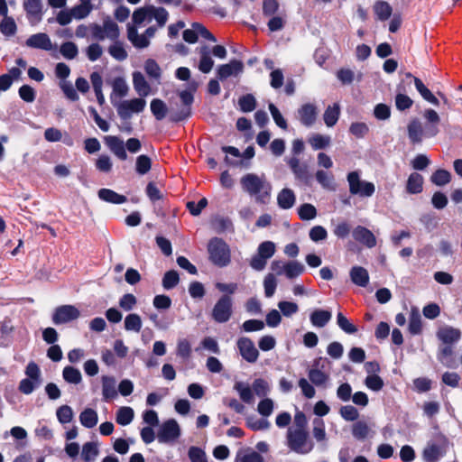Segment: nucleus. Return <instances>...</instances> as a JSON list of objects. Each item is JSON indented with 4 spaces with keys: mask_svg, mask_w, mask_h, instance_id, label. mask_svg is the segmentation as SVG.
<instances>
[{
    "mask_svg": "<svg viewBox=\"0 0 462 462\" xmlns=\"http://www.w3.org/2000/svg\"><path fill=\"white\" fill-rule=\"evenodd\" d=\"M242 189L254 198L257 202L264 203L270 197L271 185L263 176L254 173H247L241 177Z\"/></svg>",
    "mask_w": 462,
    "mask_h": 462,
    "instance_id": "f257e3e1",
    "label": "nucleus"
},
{
    "mask_svg": "<svg viewBox=\"0 0 462 462\" xmlns=\"http://www.w3.org/2000/svg\"><path fill=\"white\" fill-rule=\"evenodd\" d=\"M169 18L168 11L163 7L146 5L140 7L133 13L131 26L139 27L150 23L155 20L160 27H163Z\"/></svg>",
    "mask_w": 462,
    "mask_h": 462,
    "instance_id": "f03ea898",
    "label": "nucleus"
},
{
    "mask_svg": "<svg viewBox=\"0 0 462 462\" xmlns=\"http://www.w3.org/2000/svg\"><path fill=\"white\" fill-rule=\"evenodd\" d=\"M234 389L239 394L240 399L246 403H253L254 395L258 397H265L271 391V386L268 381L263 378H256L252 386H249L244 382H236Z\"/></svg>",
    "mask_w": 462,
    "mask_h": 462,
    "instance_id": "7ed1b4c3",
    "label": "nucleus"
},
{
    "mask_svg": "<svg viewBox=\"0 0 462 462\" xmlns=\"http://www.w3.org/2000/svg\"><path fill=\"white\" fill-rule=\"evenodd\" d=\"M208 251L210 260L218 266H226L230 263L229 246L220 238H213L209 241Z\"/></svg>",
    "mask_w": 462,
    "mask_h": 462,
    "instance_id": "20e7f679",
    "label": "nucleus"
},
{
    "mask_svg": "<svg viewBox=\"0 0 462 462\" xmlns=\"http://www.w3.org/2000/svg\"><path fill=\"white\" fill-rule=\"evenodd\" d=\"M288 444L291 449L299 454H308L313 448V444L308 439L307 432L302 428L288 431Z\"/></svg>",
    "mask_w": 462,
    "mask_h": 462,
    "instance_id": "39448f33",
    "label": "nucleus"
},
{
    "mask_svg": "<svg viewBox=\"0 0 462 462\" xmlns=\"http://www.w3.org/2000/svg\"><path fill=\"white\" fill-rule=\"evenodd\" d=\"M115 107L122 119H129L134 114H140L145 109L146 100L142 97L125 99L116 104Z\"/></svg>",
    "mask_w": 462,
    "mask_h": 462,
    "instance_id": "423d86ee",
    "label": "nucleus"
},
{
    "mask_svg": "<svg viewBox=\"0 0 462 462\" xmlns=\"http://www.w3.org/2000/svg\"><path fill=\"white\" fill-rule=\"evenodd\" d=\"M26 378L19 384V390L24 394L32 393L41 383V370L35 363H29L25 369Z\"/></svg>",
    "mask_w": 462,
    "mask_h": 462,
    "instance_id": "0eeeda50",
    "label": "nucleus"
},
{
    "mask_svg": "<svg viewBox=\"0 0 462 462\" xmlns=\"http://www.w3.org/2000/svg\"><path fill=\"white\" fill-rule=\"evenodd\" d=\"M349 191L353 195L371 197L375 190L374 183L361 180L356 171H352L347 175Z\"/></svg>",
    "mask_w": 462,
    "mask_h": 462,
    "instance_id": "6e6552de",
    "label": "nucleus"
},
{
    "mask_svg": "<svg viewBox=\"0 0 462 462\" xmlns=\"http://www.w3.org/2000/svg\"><path fill=\"white\" fill-rule=\"evenodd\" d=\"M271 269L276 275H285L289 279H293L300 275L304 271V266L299 262H283L275 260L271 264Z\"/></svg>",
    "mask_w": 462,
    "mask_h": 462,
    "instance_id": "1a4fd4ad",
    "label": "nucleus"
},
{
    "mask_svg": "<svg viewBox=\"0 0 462 462\" xmlns=\"http://www.w3.org/2000/svg\"><path fill=\"white\" fill-rule=\"evenodd\" d=\"M319 109L313 103L302 104L296 112V118L306 127L312 126L318 118Z\"/></svg>",
    "mask_w": 462,
    "mask_h": 462,
    "instance_id": "9d476101",
    "label": "nucleus"
},
{
    "mask_svg": "<svg viewBox=\"0 0 462 462\" xmlns=\"http://www.w3.org/2000/svg\"><path fill=\"white\" fill-rule=\"evenodd\" d=\"M180 435V429L175 420L164 421L158 431L157 438L162 443L171 442L177 439Z\"/></svg>",
    "mask_w": 462,
    "mask_h": 462,
    "instance_id": "9b49d317",
    "label": "nucleus"
},
{
    "mask_svg": "<svg viewBox=\"0 0 462 462\" xmlns=\"http://www.w3.org/2000/svg\"><path fill=\"white\" fill-rule=\"evenodd\" d=\"M232 314V300L228 296L220 298L212 310L213 319L219 323L226 322Z\"/></svg>",
    "mask_w": 462,
    "mask_h": 462,
    "instance_id": "f8f14e48",
    "label": "nucleus"
},
{
    "mask_svg": "<svg viewBox=\"0 0 462 462\" xmlns=\"http://www.w3.org/2000/svg\"><path fill=\"white\" fill-rule=\"evenodd\" d=\"M108 84L112 88L110 94L111 104L115 106L118 104L121 99L128 95L129 86L123 77H116L108 81Z\"/></svg>",
    "mask_w": 462,
    "mask_h": 462,
    "instance_id": "ddd939ff",
    "label": "nucleus"
},
{
    "mask_svg": "<svg viewBox=\"0 0 462 462\" xmlns=\"http://www.w3.org/2000/svg\"><path fill=\"white\" fill-rule=\"evenodd\" d=\"M80 311L73 305H63L57 308L53 313L52 320L56 325L67 323L77 319Z\"/></svg>",
    "mask_w": 462,
    "mask_h": 462,
    "instance_id": "4468645a",
    "label": "nucleus"
},
{
    "mask_svg": "<svg viewBox=\"0 0 462 462\" xmlns=\"http://www.w3.org/2000/svg\"><path fill=\"white\" fill-rule=\"evenodd\" d=\"M199 36L208 39L213 42H217V39L214 37V35L200 23H193L191 28L183 32V39L189 43H195Z\"/></svg>",
    "mask_w": 462,
    "mask_h": 462,
    "instance_id": "2eb2a0df",
    "label": "nucleus"
},
{
    "mask_svg": "<svg viewBox=\"0 0 462 462\" xmlns=\"http://www.w3.org/2000/svg\"><path fill=\"white\" fill-rule=\"evenodd\" d=\"M244 71V63L237 60H233L228 63L217 67V74L219 79L224 80L229 77H238Z\"/></svg>",
    "mask_w": 462,
    "mask_h": 462,
    "instance_id": "dca6fc26",
    "label": "nucleus"
},
{
    "mask_svg": "<svg viewBox=\"0 0 462 462\" xmlns=\"http://www.w3.org/2000/svg\"><path fill=\"white\" fill-rule=\"evenodd\" d=\"M237 347L244 359L249 363L256 362L259 352L251 339L247 337L240 338L237 341Z\"/></svg>",
    "mask_w": 462,
    "mask_h": 462,
    "instance_id": "f3484780",
    "label": "nucleus"
},
{
    "mask_svg": "<svg viewBox=\"0 0 462 462\" xmlns=\"http://www.w3.org/2000/svg\"><path fill=\"white\" fill-rule=\"evenodd\" d=\"M27 47L41 49L44 51H51L55 49L51 38L43 32L31 35L25 42Z\"/></svg>",
    "mask_w": 462,
    "mask_h": 462,
    "instance_id": "a211bd4d",
    "label": "nucleus"
},
{
    "mask_svg": "<svg viewBox=\"0 0 462 462\" xmlns=\"http://www.w3.org/2000/svg\"><path fill=\"white\" fill-rule=\"evenodd\" d=\"M105 143L117 158L120 160L127 159V153L123 140L117 136L107 135L105 137Z\"/></svg>",
    "mask_w": 462,
    "mask_h": 462,
    "instance_id": "6ab92c4d",
    "label": "nucleus"
},
{
    "mask_svg": "<svg viewBox=\"0 0 462 462\" xmlns=\"http://www.w3.org/2000/svg\"><path fill=\"white\" fill-rule=\"evenodd\" d=\"M446 454V450L434 443H429L422 452V457L426 462H438Z\"/></svg>",
    "mask_w": 462,
    "mask_h": 462,
    "instance_id": "aec40b11",
    "label": "nucleus"
},
{
    "mask_svg": "<svg viewBox=\"0 0 462 462\" xmlns=\"http://www.w3.org/2000/svg\"><path fill=\"white\" fill-rule=\"evenodd\" d=\"M354 238L366 245L367 247H374L376 245V239L374 234L364 226H357L353 231Z\"/></svg>",
    "mask_w": 462,
    "mask_h": 462,
    "instance_id": "412c9836",
    "label": "nucleus"
},
{
    "mask_svg": "<svg viewBox=\"0 0 462 462\" xmlns=\"http://www.w3.org/2000/svg\"><path fill=\"white\" fill-rule=\"evenodd\" d=\"M296 203V195L294 191L289 188H283L277 194V204L282 209H290Z\"/></svg>",
    "mask_w": 462,
    "mask_h": 462,
    "instance_id": "4be33fe9",
    "label": "nucleus"
},
{
    "mask_svg": "<svg viewBox=\"0 0 462 462\" xmlns=\"http://www.w3.org/2000/svg\"><path fill=\"white\" fill-rule=\"evenodd\" d=\"M407 131L408 137L411 143H420L422 142L424 130L419 119H412L407 126Z\"/></svg>",
    "mask_w": 462,
    "mask_h": 462,
    "instance_id": "5701e85b",
    "label": "nucleus"
},
{
    "mask_svg": "<svg viewBox=\"0 0 462 462\" xmlns=\"http://www.w3.org/2000/svg\"><path fill=\"white\" fill-rule=\"evenodd\" d=\"M133 86L135 92L142 97L149 96L151 92L150 85L147 83L144 76L139 71L133 73Z\"/></svg>",
    "mask_w": 462,
    "mask_h": 462,
    "instance_id": "b1692460",
    "label": "nucleus"
},
{
    "mask_svg": "<svg viewBox=\"0 0 462 462\" xmlns=\"http://www.w3.org/2000/svg\"><path fill=\"white\" fill-rule=\"evenodd\" d=\"M127 38L135 48L143 49L150 44L144 33H138L137 27L131 26V24L127 26Z\"/></svg>",
    "mask_w": 462,
    "mask_h": 462,
    "instance_id": "393cba45",
    "label": "nucleus"
},
{
    "mask_svg": "<svg viewBox=\"0 0 462 462\" xmlns=\"http://www.w3.org/2000/svg\"><path fill=\"white\" fill-rule=\"evenodd\" d=\"M437 336L444 344H452L460 338L461 332L457 328L446 326L439 328Z\"/></svg>",
    "mask_w": 462,
    "mask_h": 462,
    "instance_id": "a878e982",
    "label": "nucleus"
},
{
    "mask_svg": "<svg viewBox=\"0 0 462 462\" xmlns=\"http://www.w3.org/2000/svg\"><path fill=\"white\" fill-rule=\"evenodd\" d=\"M200 60L199 62V69L202 73H208L214 66V60L210 55V50L208 46H201L199 48Z\"/></svg>",
    "mask_w": 462,
    "mask_h": 462,
    "instance_id": "bb28decb",
    "label": "nucleus"
},
{
    "mask_svg": "<svg viewBox=\"0 0 462 462\" xmlns=\"http://www.w3.org/2000/svg\"><path fill=\"white\" fill-rule=\"evenodd\" d=\"M406 77L413 79L416 89L426 101L435 106L439 105L438 98L432 94V92L423 84V82L420 79L412 77L411 74L410 73L406 74Z\"/></svg>",
    "mask_w": 462,
    "mask_h": 462,
    "instance_id": "cd10ccee",
    "label": "nucleus"
},
{
    "mask_svg": "<svg viewBox=\"0 0 462 462\" xmlns=\"http://www.w3.org/2000/svg\"><path fill=\"white\" fill-rule=\"evenodd\" d=\"M423 177L418 172H412L409 175L406 182V191L409 194H419L423 189Z\"/></svg>",
    "mask_w": 462,
    "mask_h": 462,
    "instance_id": "c85d7f7f",
    "label": "nucleus"
},
{
    "mask_svg": "<svg viewBox=\"0 0 462 462\" xmlns=\"http://www.w3.org/2000/svg\"><path fill=\"white\" fill-rule=\"evenodd\" d=\"M102 394L105 400L116 398L117 396L116 392V381L112 376L104 375L102 376Z\"/></svg>",
    "mask_w": 462,
    "mask_h": 462,
    "instance_id": "c756f323",
    "label": "nucleus"
},
{
    "mask_svg": "<svg viewBox=\"0 0 462 462\" xmlns=\"http://www.w3.org/2000/svg\"><path fill=\"white\" fill-rule=\"evenodd\" d=\"M143 327V320L139 314L130 313L125 316L124 328L127 332L139 333Z\"/></svg>",
    "mask_w": 462,
    "mask_h": 462,
    "instance_id": "7c9ffc66",
    "label": "nucleus"
},
{
    "mask_svg": "<svg viewBox=\"0 0 462 462\" xmlns=\"http://www.w3.org/2000/svg\"><path fill=\"white\" fill-rule=\"evenodd\" d=\"M351 281L361 287H365L369 282L368 272L361 266H354L350 270Z\"/></svg>",
    "mask_w": 462,
    "mask_h": 462,
    "instance_id": "2f4dec72",
    "label": "nucleus"
},
{
    "mask_svg": "<svg viewBox=\"0 0 462 462\" xmlns=\"http://www.w3.org/2000/svg\"><path fill=\"white\" fill-rule=\"evenodd\" d=\"M79 421L85 428H94L98 422L97 412L91 408H87L80 412Z\"/></svg>",
    "mask_w": 462,
    "mask_h": 462,
    "instance_id": "473e14b6",
    "label": "nucleus"
},
{
    "mask_svg": "<svg viewBox=\"0 0 462 462\" xmlns=\"http://www.w3.org/2000/svg\"><path fill=\"white\" fill-rule=\"evenodd\" d=\"M98 198L106 202L113 204H123L126 201L125 196L118 194L109 189H101L98 191Z\"/></svg>",
    "mask_w": 462,
    "mask_h": 462,
    "instance_id": "72a5a7b5",
    "label": "nucleus"
},
{
    "mask_svg": "<svg viewBox=\"0 0 462 462\" xmlns=\"http://www.w3.org/2000/svg\"><path fill=\"white\" fill-rule=\"evenodd\" d=\"M340 115V107L338 104H333L328 106L323 114V120L328 127L334 126Z\"/></svg>",
    "mask_w": 462,
    "mask_h": 462,
    "instance_id": "f704fd0d",
    "label": "nucleus"
},
{
    "mask_svg": "<svg viewBox=\"0 0 462 462\" xmlns=\"http://www.w3.org/2000/svg\"><path fill=\"white\" fill-rule=\"evenodd\" d=\"M373 10L377 19L387 20L393 12L392 6L385 1L378 0L374 4Z\"/></svg>",
    "mask_w": 462,
    "mask_h": 462,
    "instance_id": "c9c22d12",
    "label": "nucleus"
},
{
    "mask_svg": "<svg viewBox=\"0 0 462 462\" xmlns=\"http://www.w3.org/2000/svg\"><path fill=\"white\" fill-rule=\"evenodd\" d=\"M104 26V40L109 39L116 41L120 35L118 25L109 17L106 18L103 22Z\"/></svg>",
    "mask_w": 462,
    "mask_h": 462,
    "instance_id": "e433bc0d",
    "label": "nucleus"
},
{
    "mask_svg": "<svg viewBox=\"0 0 462 462\" xmlns=\"http://www.w3.org/2000/svg\"><path fill=\"white\" fill-rule=\"evenodd\" d=\"M23 7L29 16L35 18L37 21L41 20L42 9V0H24Z\"/></svg>",
    "mask_w": 462,
    "mask_h": 462,
    "instance_id": "4c0bfd02",
    "label": "nucleus"
},
{
    "mask_svg": "<svg viewBox=\"0 0 462 462\" xmlns=\"http://www.w3.org/2000/svg\"><path fill=\"white\" fill-rule=\"evenodd\" d=\"M134 417V411L131 407H120L116 412V420L118 424L125 426L130 424Z\"/></svg>",
    "mask_w": 462,
    "mask_h": 462,
    "instance_id": "58836bf2",
    "label": "nucleus"
},
{
    "mask_svg": "<svg viewBox=\"0 0 462 462\" xmlns=\"http://www.w3.org/2000/svg\"><path fill=\"white\" fill-rule=\"evenodd\" d=\"M309 143L314 150L324 149L330 145L331 138L328 135L314 134L308 139Z\"/></svg>",
    "mask_w": 462,
    "mask_h": 462,
    "instance_id": "ea45409f",
    "label": "nucleus"
},
{
    "mask_svg": "<svg viewBox=\"0 0 462 462\" xmlns=\"http://www.w3.org/2000/svg\"><path fill=\"white\" fill-rule=\"evenodd\" d=\"M423 117L428 123L431 125L430 135L435 136L439 132L437 125L440 122L439 115L434 109L427 108L423 112Z\"/></svg>",
    "mask_w": 462,
    "mask_h": 462,
    "instance_id": "a19ab883",
    "label": "nucleus"
},
{
    "mask_svg": "<svg viewBox=\"0 0 462 462\" xmlns=\"http://www.w3.org/2000/svg\"><path fill=\"white\" fill-rule=\"evenodd\" d=\"M316 179L322 188L328 190L336 189L335 180L331 173L319 170L316 172Z\"/></svg>",
    "mask_w": 462,
    "mask_h": 462,
    "instance_id": "79ce46f5",
    "label": "nucleus"
},
{
    "mask_svg": "<svg viewBox=\"0 0 462 462\" xmlns=\"http://www.w3.org/2000/svg\"><path fill=\"white\" fill-rule=\"evenodd\" d=\"M331 317L329 311L318 310L310 315V321L313 326L322 328L331 319Z\"/></svg>",
    "mask_w": 462,
    "mask_h": 462,
    "instance_id": "37998d69",
    "label": "nucleus"
},
{
    "mask_svg": "<svg viewBox=\"0 0 462 462\" xmlns=\"http://www.w3.org/2000/svg\"><path fill=\"white\" fill-rule=\"evenodd\" d=\"M297 211L300 218L305 221L312 220L318 215L316 208L310 203H304L300 205Z\"/></svg>",
    "mask_w": 462,
    "mask_h": 462,
    "instance_id": "c03bdc74",
    "label": "nucleus"
},
{
    "mask_svg": "<svg viewBox=\"0 0 462 462\" xmlns=\"http://www.w3.org/2000/svg\"><path fill=\"white\" fill-rule=\"evenodd\" d=\"M150 107L152 115L155 116L157 120L163 119L167 115V106L162 100L159 98L152 100Z\"/></svg>",
    "mask_w": 462,
    "mask_h": 462,
    "instance_id": "a18cd8bd",
    "label": "nucleus"
},
{
    "mask_svg": "<svg viewBox=\"0 0 462 462\" xmlns=\"http://www.w3.org/2000/svg\"><path fill=\"white\" fill-rule=\"evenodd\" d=\"M16 23L14 20L5 14L3 16V20L0 23V32L5 36H13L16 32Z\"/></svg>",
    "mask_w": 462,
    "mask_h": 462,
    "instance_id": "49530a36",
    "label": "nucleus"
},
{
    "mask_svg": "<svg viewBox=\"0 0 462 462\" xmlns=\"http://www.w3.org/2000/svg\"><path fill=\"white\" fill-rule=\"evenodd\" d=\"M62 376L66 382H68L69 383H74V384L79 383L82 380V375H81L80 371L72 366L64 367L63 372H62Z\"/></svg>",
    "mask_w": 462,
    "mask_h": 462,
    "instance_id": "de8ad7c7",
    "label": "nucleus"
},
{
    "mask_svg": "<svg viewBox=\"0 0 462 462\" xmlns=\"http://www.w3.org/2000/svg\"><path fill=\"white\" fill-rule=\"evenodd\" d=\"M98 455V445L95 442H87L82 447L81 456L85 461H93Z\"/></svg>",
    "mask_w": 462,
    "mask_h": 462,
    "instance_id": "09e8293b",
    "label": "nucleus"
},
{
    "mask_svg": "<svg viewBox=\"0 0 462 462\" xmlns=\"http://www.w3.org/2000/svg\"><path fill=\"white\" fill-rule=\"evenodd\" d=\"M430 180L432 183H434L437 186H444L450 182L451 174L449 171H448L446 170H442V169L437 170L430 176Z\"/></svg>",
    "mask_w": 462,
    "mask_h": 462,
    "instance_id": "8fccbe9b",
    "label": "nucleus"
},
{
    "mask_svg": "<svg viewBox=\"0 0 462 462\" xmlns=\"http://www.w3.org/2000/svg\"><path fill=\"white\" fill-rule=\"evenodd\" d=\"M198 84L194 81L189 82L186 89L179 92L180 98L183 105L189 106L193 102V94L197 90Z\"/></svg>",
    "mask_w": 462,
    "mask_h": 462,
    "instance_id": "3c124183",
    "label": "nucleus"
},
{
    "mask_svg": "<svg viewBox=\"0 0 462 462\" xmlns=\"http://www.w3.org/2000/svg\"><path fill=\"white\" fill-rule=\"evenodd\" d=\"M108 53L116 60L122 61L127 58V51L123 43L115 42L108 48Z\"/></svg>",
    "mask_w": 462,
    "mask_h": 462,
    "instance_id": "603ef678",
    "label": "nucleus"
},
{
    "mask_svg": "<svg viewBox=\"0 0 462 462\" xmlns=\"http://www.w3.org/2000/svg\"><path fill=\"white\" fill-rule=\"evenodd\" d=\"M310 382L317 386H324L328 381V375L318 369H311L309 372Z\"/></svg>",
    "mask_w": 462,
    "mask_h": 462,
    "instance_id": "864d4df0",
    "label": "nucleus"
},
{
    "mask_svg": "<svg viewBox=\"0 0 462 462\" xmlns=\"http://www.w3.org/2000/svg\"><path fill=\"white\" fill-rule=\"evenodd\" d=\"M137 304L136 297L132 293L123 295L118 301L119 307L125 311H131Z\"/></svg>",
    "mask_w": 462,
    "mask_h": 462,
    "instance_id": "5fc2aeb1",
    "label": "nucleus"
},
{
    "mask_svg": "<svg viewBox=\"0 0 462 462\" xmlns=\"http://www.w3.org/2000/svg\"><path fill=\"white\" fill-rule=\"evenodd\" d=\"M152 167V161L147 155H139L136 158L135 170L141 175L146 174Z\"/></svg>",
    "mask_w": 462,
    "mask_h": 462,
    "instance_id": "6e6d98bb",
    "label": "nucleus"
},
{
    "mask_svg": "<svg viewBox=\"0 0 462 462\" xmlns=\"http://www.w3.org/2000/svg\"><path fill=\"white\" fill-rule=\"evenodd\" d=\"M274 410V402L270 398H264L259 402L257 405V411L263 417H269Z\"/></svg>",
    "mask_w": 462,
    "mask_h": 462,
    "instance_id": "4d7b16f0",
    "label": "nucleus"
},
{
    "mask_svg": "<svg viewBox=\"0 0 462 462\" xmlns=\"http://www.w3.org/2000/svg\"><path fill=\"white\" fill-rule=\"evenodd\" d=\"M337 77L343 84H351L355 79L360 80L362 75L356 76L350 69H341L337 71Z\"/></svg>",
    "mask_w": 462,
    "mask_h": 462,
    "instance_id": "13d9d810",
    "label": "nucleus"
},
{
    "mask_svg": "<svg viewBox=\"0 0 462 462\" xmlns=\"http://www.w3.org/2000/svg\"><path fill=\"white\" fill-rule=\"evenodd\" d=\"M247 426L254 430H264L270 428V422L266 419L249 417L246 420Z\"/></svg>",
    "mask_w": 462,
    "mask_h": 462,
    "instance_id": "bf43d9fd",
    "label": "nucleus"
},
{
    "mask_svg": "<svg viewBox=\"0 0 462 462\" xmlns=\"http://www.w3.org/2000/svg\"><path fill=\"white\" fill-rule=\"evenodd\" d=\"M276 246L273 242L265 241L259 245L257 253L266 260L270 259L275 253Z\"/></svg>",
    "mask_w": 462,
    "mask_h": 462,
    "instance_id": "052dcab7",
    "label": "nucleus"
},
{
    "mask_svg": "<svg viewBox=\"0 0 462 462\" xmlns=\"http://www.w3.org/2000/svg\"><path fill=\"white\" fill-rule=\"evenodd\" d=\"M365 386L374 392L380 391L383 387V379L377 374H369L365 380Z\"/></svg>",
    "mask_w": 462,
    "mask_h": 462,
    "instance_id": "680f3d73",
    "label": "nucleus"
},
{
    "mask_svg": "<svg viewBox=\"0 0 462 462\" xmlns=\"http://www.w3.org/2000/svg\"><path fill=\"white\" fill-rule=\"evenodd\" d=\"M338 327L347 334H354L357 331L356 327L352 324L341 312L337 315Z\"/></svg>",
    "mask_w": 462,
    "mask_h": 462,
    "instance_id": "e2e57ef3",
    "label": "nucleus"
},
{
    "mask_svg": "<svg viewBox=\"0 0 462 462\" xmlns=\"http://www.w3.org/2000/svg\"><path fill=\"white\" fill-rule=\"evenodd\" d=\"M353 436L358 439H364L368 436L369 427L365 421H358L353 425Z\"/></svg>",
    "mask_w": 462,
    "mask_h": 462,
    "instance_id": "0e129e2a",
    "label": "nucleus"
},
{
    "mask_svg": "<svg viewBox=\"0 0 462 462\" xmlns=\"http://www.w3.org/2000/svg\"><path fill=\"white\" fill-rule=\"evenodd\" d=\"M58 420L62 423H69L73 419V411L68 405H62L57 410Z\"/></svg>",
    "mask_w": 462,
    "mask_h": 462,
    "instance_id": "69168bd1",
    "label": "nucleus"
},
{
    "mask_svg": "<svg viewBox=\"0 0 462 462\" xmlns=\"http://www.w3.org/2000/svg\"><path fill=\"white\" fill-rule=\"evenodd\" d=\"M412 104V99L402 92H399L395 97V106L400 111L409 109Z\"/></svg>",
    "mask_w": 462,
    "mask_h": 462,
    "instance_id": "338daca9",
    "label": "nucleus"
},
{
    "mask_svg": "<svg viewBox=\"0 0 462 462\" xmlns=\"http://www.w3.org/2000/svg\"><path fill=\"white\" fill-rule=\"evenodd\" d=\"M236 462H263V459L257 452L251 451L245 454H238Z\"/></svg>",
    "mask_w": 462,
    "mask_h": 462,
    "instance_id": "774afa93",
    "label": "nucleus"
}]
</instances>
